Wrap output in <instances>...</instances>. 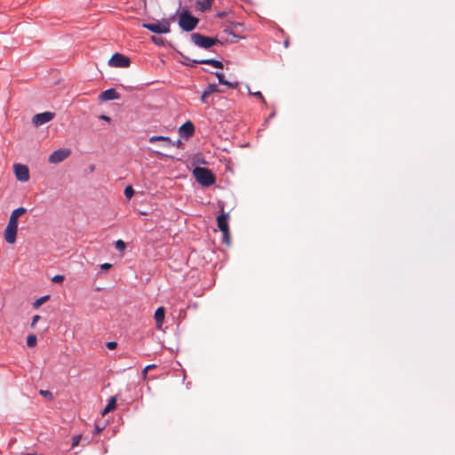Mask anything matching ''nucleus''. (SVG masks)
Returning <instances> with one entry per match:
<instances>
[{"mask_svg":"<svg viewBox=\"0 0 455 455\" xmlns=\"http://www.w3.org/2000/svg\"><path fill=\"white\" fill-rule=\"evenodd\" d=\"M193 175L196 181L205 187L212 186L215 182V176L212 171L204 167H196Z\"/></svg>","mask_w":455,"mask_h":455,"instance_id":"obj_1","label":"nucleus"},{"mask_svg":"<svg viewBox=\"0 0 455 455\" xmlns=\"http://www.w3.org/2000/svg\"><path fill=\"white\" fill-rule=\"evenodd\" d=\"M198 23V19L192 16L187 10H183L180 15L179 25L185 31L193 30Z\"/></svg>","mask_w":455,"mask_h":455,"instance_id":"obj_2","label":"nucleus"},{"mask_svg":"<svg viewBox=\"0 0 455 455\" xmlns=\"http://www.w3.org/2000/svg\"><path fill=\"white\" fill-rule=\"evenodd\" d=\"M191 40L196 45L204 49H208L220 42L217 38L205 36L199 33H193L191 35Z\"/></svg>","mask_w":455,"mask_h":455,"instance_id":"obj_3","label":"nucleus"},{"mask_svg":"<svg viewBox=\"0 0 455 455\" xmlns=\"http://www.w3.org/2000/svg\"><path fill=\"white\" fill-rule=\"evenodd\" d=\"M228 214L222 212L217 218V224L220 230L222 232L223 240L227 244H229V227L228 223Z\"/></svg>","mask_w":455,"mask_h":455,"instance_id":"obj_4","label":"nucleus"},{"mask_svg":"<svg viewBox=\"0 0 455 455\" xmlns=\"http://www.w3.org/2000/svg\"><path fill=\"white\" fill-rule=\"evenodd\" d=\"M143 27L156 34H166L170 32V22L168 20L157 21L156 23H145Z\"/></svg>","mask_w":455,"mask_h":455,"instance_id":"obj_5","label":"nucleus"},{"mask_svg":"<svg viewBox=\"0 0 455 455\" xmlns=\"http://www.w3.org/2000/svg\"><path fill=\"white\" fill-rule=\"evenodd\" d=\"M130 59L121 53L113 54L108 61V64L111 67L116 68H128L130 66Z\"/></svg>","mask_w":455,"mask_h":455,"instance_id":"obj_6","label":"nucleus"},{"mask_svg":"<svg viewBox=\"0 0 455 455\" xmlns=\"http://www.w3.org/2000/svg\"><path fill=\"white\" fill-rule=\"evenodd\" d=\"M70 150L68 148H60L55 151H53L49 158L48 161L51 164H58L65 159H67L70 156Z\"/></svg>","mask_w":455,"mask_h":455,"instance_id":"obj_7","label":"nucleus"},{"mask_svg":"<svg viewBox=\"0 0 455 455\" xmlns=\"http://www.w3.org/2000/svg\"><path fill=\"white\" fill-rule=\"evenodd\" d=\"M17 232L18 226H16L13 223L8 222L4 233L5 241L10 244H13L16 241Z\"/></svg>","mask_w":455,"mask_h":455,"instance_id":"obj_8","label":"nucleus"},{"mask_svg":"<svg viewBox=\"0 0 455 455\" xmlns=\"http://www.w3.org/2000/svg\"><path fill=\"white\" fill-rule=\"evenodd\" d=\"M15 177L19 181L26 182L29 180L28 168L21 164H16L14 165Z\"/></svg>","mask_w":455,"mask_h":455,"instance_id":"obj_9","label":"nucleus"},{"mask_svg":"<svg viewBox=\"0 0 455 455\" xmlns=\"http://www.w3.org/2000/svg\"><path fill=\"white\" fill-rule=\"evenodd\" d=\"M53 117H54V113L48 112V111L40 113V114H36L33 117V124L35 126L38 127V126H41V125L50 122L51 120L53 119Z\"/></svg>","mask_w":455,"mask_h":455,"instance_id":"obj_10","label":"nucleus"},{"mask_svg":"<svg viewBox=\"0 0 455 455\" xmlns=\"http://www.w3.org/2000/svg\"><path fill=\"white\" fill-rule=\"evenodd\" d=\"M195 132V126L191 121H187L179 129L180 135L184 139L190 138Z\"/></svg>","mask_w":455,"mask_h":455,"instance_id":"obj_11","label":"nucleus"},{"mask_svg":"<svg viewBox=\"0 0 455 455\" xmlns=\"http://www.w3.org/2000/svg\"><path fill=\"white\" fill-rule=\"evenodd\" d=\"M148 140L150 143L163 141L165 143L166 147L180 146L181 144V141L180 140H178L177 141H172L169 137L165 136H152L149 138Z\"/></svg>","mask_w":455,"mask_h":455,"instance_id":"obj_12","label":"nucleus"},{"mask_svg":"<svg viewBox=\"0 0 455 455\" xmlns=\"http://www.w3.org/2000/svg\"><path fill=\"white\" fill-rule=\"evenodd\" d=\"M99 98L100 100L108 101L112 100H118L120 98V94L115 89H108L102 92Z\"/></svg>","mask_w":455,"mask_h":455,"instance_id":"obj_13","label":"nucleus"},{"mask_svg":"<svg viewBox=\"0 0 455 455\" xmlns=\"http://www.w3.org/2000/svg\"><path fill=\"white\" fill-rule=\"evenodd\" d=\"M164 315H165V310L163 307H159L158 308H156V310L155 312L154 318H155L157 329L162 328V325L164 321Z\"/></svg>","mask_w":455,"mask_h":455,"instance_id":"obj_14","label":"nucleus"},{"mask_svg":"<svg viewBox=\"0 0 455 455\" xmlns=\"http://www.w3.org/2000/svg\"><path fill=\"white\" fill-rule=\"evenodd\" d=\"M27 212V209L24 208V207H19L15 210H13L10 215V218H9V221L8 222H11V223H13L15 224L16 226H18V220L19 218L25 214Z\"/></svg>","mask_w":455,"mask_h":455,"instance_id":"obj_15","label":"nucleus"},{"mask_svg":"<svg viewBox=\"0 0 455 455\" xmlns=\"http://www.w3.org/2000/svg\"><path fill=\"white\" fill-rule=\"evenodd\" d=\"M214 0H196V8L200 12H206L212 8Z\"/></svg>","mask_w":455,"mask_h":455,"instance_id":"obj_16","label":"nucleus"},{"mask_svg":"<svg viewBox=\"0 0 455 455\" xmlns=\"http://www.w3.org/2000/svg\"><path fill=\"white\" fill-rule=\"evenodd\" d=\"M238 38L239 37L231 29H224L222 39L225 40V42L236 43Z\"/></svg>","mask_w":455,"mask_h":455,"instance_id":"obj_17","label":"nucleus"},{"mask_svg":"<svg viewBox=\"0 0 455 455\" xmlns=\"http://www.w3.org/2000/svg\"><path fill=\"white\" fill-rule=\"evenodd\" d=\"M195 63H198V64H209V65H212L213 66L214 68H223V63L220 60H212V59H208V60H193Z\"/></svg>","mask_w":455,"mask_h":455,"instance_id":"obj_18","label":"nucleus"},{"mask_svg":"<svg viewBox=\"0 0 455 455\" xmlns=\"http://www.w3.org/2000/svg\"><path fill=\"white\" fill-rule=\"evenodd\" d=\"M215 76H217V78L219 80V83L220 84L227 85V86H228L230 88H233V89L236 88L238 86V84H239L238 82L230 83V82L227 81L225 79L224 75L222 73H220V72H216Z\"/></svg>","mask_w":455,"mask_h":455,"instance_id":"obj_19","label":"nucleus"},{"mask_svg":"<svg viewBox=\"0 0 455 455\" xmlns=\"http://www.w3.org/2000/svg\"><path fill=\"white\" fill-rule=\"evenodd\" d=\"M116 396H112L108 400V403L107 406L102 411V415H105V414L112 411L113 410L116 409Z\"/></svg>","mask_w":455,"mask_h":455,"instance_id":"obj_20","label":"nucleus"},{"mask_svg":"<svg viewBox=\"0 0 455 455\" xmlns=\"http://www.w3.org/2000/svg\"><path fill=\"white\" fill-rule=\"evenodd\" d=\"M49 299H50V296H48V295L37 299L33 304L34 308H38L41 305H43L44 302H46Z\"/></svg>","mask_w":455,"mask_h":455,"instance_id":"obj_21","label":"nucleus"},{"mask_svg":"<svg viewBox=\"0 0 455 455\" xmlns=\"http://www.w3.org/2000/svg\"><path fill=\"white\" fill-rule=\"evenodd\" d=\"M36 336L34 335V334H30L28 336L27 338V345L29 347H36Z\"/></svg>","mask_w":455,"mask_h":455,"instance_id":"obj_22","label":"nucleus"},{"mask_svg":"<svg viewBox=\"0 0 455 455\" xmlns=\"http://www.w3.org/2000/svg\"><path fill=\"white\" fill-rule=\"evenodd\" d=\"M206 91L207 92L211 95L212 93H214V92H222L217 84H211L208 85V87L206 88Z\"/></svg>","mask_w":455,"mask_h":455,"instance_id":"obj_23","label":"nucleus"},{"mask_svg":"<svg viewBox=\"0 0 455 455\" xmlns=\"http://www.w3.org/2000/svg\"><path fill=\"white\" fill-rule=\"evenodd\" d=\"M134 195V189L131 186V185H128L125 188H124V196L125 197L130 200L132 196Z\"/></svg>","mask_w":455,"mask_h":455,"instance_id":"obj_24","label":"nucleus"},{"mask_svg":"<svg viewBox=\"0 0 455 455\" xmlns=\"http://www.w3.org/2000/svg\"><path fill=\"white\" fill-rule=\"evenodd\" d=\"M39 394L44 396V398H47L49 400H52L53 399V395H52V393L50 392L49 390H40L39 391Z\"/></svg>","mask_w":455,"mask_h":455,"instance_id":"obj_25","label":"nucleus"},{"mask_svg":"<svg viewBox=\"0 0 455 455\" xmlns=\"http://www.w3.org/2000/svg\"><path fill=\"white\" fill-rule=\"evenodd\" d=\"M116 248L118 250V251H124L125 249V243L124 241L122 240H117L116 242Z\"/></svg>","mask_w":455,"mask_h":455,"instance_id":"obj_26","label":"nucleus"},{"mask_svg":"<svg viewBox=\"0 0 455 455\" xmlns=\"http://www.w3.org/2000/svg\"><path fill=\"white\" fill-rule=\"evenodd\" d=\"M249 93L253 95V96L258 97L264 104L266 103L265 98H264V96L262 95V93L260 92H251L249 91Z\"/></svg>","mask_w":455,"mask_h":455,"instance_id":"obj_27","label":"nucleus"},{"mask_svg":"<svg viewBox=\"0 0 455 455\" xmlns=\"http://www.w3.org/2000/svg\"><path fill=\"white\" fill-rule=\"evenodd\" d=\"M81 435H75L72 439V447L75 448L76 446H77L80 443V440H81Z\"/></svg>","mask_w":455,"mask_h":455,"instance_id":"obj_28","label":"nucleus"},{"mask_svg":"<svg viewBox=\"0 0 455 455\" xmlns=\"http://www.w3.org/2000/svg\"><path fill=\"white\" fill-rule=\"evenodd\" d=\"M52 280L53 283H62L64 280V276L61 275H56L52 277Z\"/></svg>","mask_w":455,"mask_h":455,"instance_id":"obj_29","label":"nucleus"},{"mask_svg":"<svg viewBox=\"0 0 455 455\" xmlns=\"http://www.w3.org/2000/svg\"><path fill=\"white\" fill-rule=\"evenodd\" d=\"M209 96H210V94L207 92V91L206 90L204 91V92L202 93V96H201L202 102L207 103V99Z\"/></svg>","mask_w":455,"mask_h":455,"instance_id":"obj_30","label":"nucleus"},{"mask_svg":"<svg viewBox=\"0 0 455 455\" xmlns=\"http://www.w3.org/2000/svg\"><path fill=\"white\" fill-rule=\"evenodd\" d=\"M108 349H115L117 347V343L116 341H109L106 344Z\"/></svg>","mask_w":455,"mask_h":455,"instance_id":"obj_31","label":"nucleus"},{"mask_svg":"<svg viewBox=\"0 0 455 455\" xmlns=\"http://www.w3.org/2000/svg\"><path fill=\"white\" fill-rule=\"evenodd\" d=\"M40 318L41 317L38 315H34L31 322V327H35L36 323L40 320Z\"/></svg>","mask_w":455,"mask_h":455,"instance_id":"obj_32","label":"nucleus"},{"mask_svg":"<svg viewBox=\"0 0 455 455\" xmlns=\"http://www.w3.org/2000/svg\"><path fill=\"white\" fill-rule=\"evenodd\" d=\"M152 41L156 44H163V39L162 38H157L156 36H152Z\"/></svg>","mask_w":455,"mask_h":455,"instance_id":"obj_33","label":"nucleus"},{"mask_svg":"<svg viewBox=\"0 0 455 455\" xmlns=\"http://www.w3.org/2000/svg\"><path fill=\"white\" fill-rule=\"evenodd\" d=\"M100 267H101V269H103V270H108V269H109V268L111 267V264H109V263H104V264H102V265L100 266Z\"/></svg>","mask_w":455,"mask_h":455,"instance_id":"obj_34","label":"nucleus"},{"mask_svg":"<svg viewBox=\"0 0 455 455\" xmlns=\"http://www.w3.org/2000/svg\"><path fill=\"white\" fill-rule=\"evenodd\" d=\"M102 430V427H99V426H96L95 427V430H94V434L95 435H99Z\"/></svg>","mask_w":455,"mask_h":455,"instance_id":"obj_35","label":"nucleus"},{"mask_svg":"<svg viewBox=\"0 0 455 455\" xmlns=\"http://www.w3.org/2000/svg\"><path fill=\"white\" fill-rule=\"evenodd\" d=\"M100 118L102 119V120H105L107 122H110V118L108 116H107L101 115L100 116Z\"/></svg>","mask_w":455,"mask_h":455,"instance_id":"obj_36","label":"nucleus"},{"mask_svg":"<svg viewBox=\"0 0 455 455\" xmlns=\"http://www.w3.org/2000/svg\"><path fill=\"white\" fill-rule=\"evenodd\" d=\"M145 368H146V370H151V369L156 368V365L155 364H149V365L146 366Z\"/></svg>","mask_w":455,"mask_h":455,"instance_id":"obj_37","label":"nucleus"},{"mask_svg":"<svg viewBox=\"0 0 455 455\" xmlns=\"http://www.w3.org/2000/svg\"><path fill=\"white\" fill-rule=\"evenodd\" d=\"M148 370H146V368H144L143 371H142V375H143V378L145 379L147 377V372H148Z\"/></svg>","mask_w":455,"mask_h":455,"instance_id":"obj_38","label":"nucleus"},{"mask_svg":"<svg viewBox=\"0 0 455 455\" xmlns=\"http://www.w3.org/2000/svg\"><path fill=\"white\" fill-rule=\"evenodd\" d=\"M224 15H225V13H224V12H220V13H218V16H219V17H220V18H221V17H223Z\"/></svg>","mask_w":455,"mask_h":455,"instance_id":"obj_39","label":"nucleus"},{"mask_svg":"<svg viewBox=\"0 0 455 455\" xmlns=\"http://www.w3.org/2000/svg\"><path fill=\"white\" fill-rule=\"evenodd\" d=\"M90 171H91V172H93V171H94V166H93V165H92V166L90 167Z\"/></svg>","mask_w":455,"mask_h":455,"instance_id":"obj_40","label":"nucleus"},{"mask_svg":"<svg viewBox=\"0 0 455 455\" xmlns=\"http://www.w3.org/2000/svg\"><path fill=\"white\" fill-rule=\"evenodd\" d=\"M22 455H34V454H22Z\"/></svg>","mask_w":455,"mask_h":455,"instance_id":"obj_41","label":"nucleus"}]
</instances>
